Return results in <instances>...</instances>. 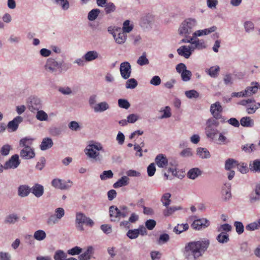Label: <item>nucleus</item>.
Here are the masks:
<instances>
[{
    "label": "nucleus",
    "instance_id": "1",
    "mask_svg": "<svg viewBox=\"0 0 260 260\" xmlns=\"http://www.w3.org/2000/svg\"><path fill=\"white\" fill-rule=\"evenodd\" d=\"M208 240L188 243L185 247L186 255H192L194 259L202 256L209 245Z\"/></svg>",
    "mask_w": 260,
    "mask_h": 260
},
{
    "label": "nucleus",
    "instance_id": "2",
    "mask_svg": "<svg viewBox=\"0 0 260 260\" xmlns=\"http://www.w3.org/2000/svg\"><path fill=\"white\" fill-rule=\"evenodd\" d=\"M129 213L128 208L126 206L120 207L119 209L115 206L109 208V214L111 221L118 222L121 218H125Z\"/></svg>",
    "mask_w": 260,
    "mask_h": 260
},
{
    "label": "nucleus",
    "instance_id": "3",
    "mask_svg": "<svg viewBox=\"0 0 260 260\" xmlns=\"http://www.w3.org/2000/svg\"><path fill=\"white\" fill-rule=\"evenodd\" d=\"M104 152L102 145L99 143L90 144L85 149V154L91 158L98 160L100 158V151Z\"/></svg>",
    "mask_w": 260,
    "mask_h": 260
},
{
    "label": "nucleus",
    "instance_id": "4",
    "mask_svg": "<svg viewBox=\"0 0 260 260\" xmlns=\"http://www.w3.org/2000/svg\"><path fill=\"white\" fill-rule=\"evenodd\" d=\"M108 31L112 34L115 42L119 44L124 43L126 39L127 36L125 32H124L120 27H115L112 30L108 28Z\"/></svg>",
    "mask_w": 260,
    "mask_h": 260
},
{
    "label": "nucleus",
    "instance_id": "5",
    "mask_svg": "<svg viewBox=\"0 0 260 260\" xmlns=\"http://www.w3.org/2000/svg\"><path fill=\"white\" fill-rule=\"evenodd\" d=\"M223 109L219 102L211 104L210 112L213 117L216 119H220L222 123L225 122V119L222 116Z\"/></svg>",
    "mask_w": 260,
    "mask_h": 260
},
{
    "label": "nucleus",
    "instance_id": "6",
    "mask_svg": "<svg viewBox=\"0 0 260 260\" xmlns=\"http://www.w3.org/2000/svg\"><path fill=\"white\" fill-rule=\"evenodd\" d=\"M239 104L246 107V111L248 114H253L260 107V104L256 103L254 99L242 100Z\"/></svg>",
    "mask_w": 260,
    "mask_h": 260
},
{
    "label": "nucleus",
    "instance_id": "7",
    "mask_svg": "<svg viewBox=\"0 0 260 260\" xmlns=\"http://www.w3.org/2000/svg\"><path fill=\"white\" fill-rule=\"evenodd\" d=\"M196 21L194 19H189L184 21L179 28V33L181 35H187L191 32L192 26L195 25Z\"/></svg>",
    "mask_w": 260,
    "mask_h": 260
},
{
    "label": "nucleus",
    "instance_id": "8",
    "mask_svg": "<svg viewBox=\"0 0 260 260\" xmlns=\"http://www.w3.org/2000/svg\"><path fill=\"white\" fill-rule=\"evenodd\" d=\"M73 182L68 180L67 181L60 179H54L51 182V185L55 188L61 190L67 189L72 186Z\"/></svg>",
    "mask_w": 260,
    "mask_h": 260
},
{
    "label": "nucleus",
    "instance_id": "9",
    "mask_svg": "<svg viewBox=\"0 0 260 260\" xmlns=\"http://www.w3.org/2000/svg\"><path fill=\"white\" fill-rule=\"evenodd\" d=\"M20 164L18 154H15L11 156L8 161H6L4 164V167L5 169H15Z\"/></svg>",
    "mask_w": 260,
    "mask_h": 260
},
{
    "label": "nucleus",
    "instance_id": "10",
    "mask_svg": "<svg viewBox=\"0 0 260 260\" xmlns=\"http://www.w3.org/2000/svg\"><path fill=\"white\" fill-rule=\"evenodd\" d=\"M120 72L123 79H128L131 74V66L130 63L127 61L121 63L120 66Z\"/></svg>",
    "mask_w": 260,
    "mask_h": 260
},
{
    "label": "nucleus",
    "instance_id": "11",
    "mask_svg": "<svg viewBox=\"0 0 260 260\" xmlns=\"http://www.w3.org/2000/svg\"><path fill=\"white\" fill-rule=\"evenodd\" d=\"M61 63L57 62L54 59L49 58L47 59L45 65L46 70L51 72L56 71L61 68Z\"/></svg>",
    "mask_w": 260,
    "mask_h": 260
},
{
    "label": "nucleus",
    "instance_id": "12",
    "mask_svg": "<svg viewBox=\"0 0 260 260\" xmlns=\"http://www.w3.org/2000/svg\"><path fill=\"white\" fill-rule=\"evenodd\" d=\"M28 109L31 111L39 110L41 108V102L40 100L36 97H30L27 101Z\"/></svg>",
    "mask_w": 260,
    "mask_h": 260
},
{
    "label": "nucleus",
    "instance_id": "13",
    "mask_svg": "<svg viewBox=\"0 0 260 260\" xmlns=\"http://www.w3.org/2000/svg\"><path fill=\"white\" fill-rule=\"evenodd\" d=\"M20 156L23 159H29L35 157V152L31 147H24L20 151Z\"/></svg>",
    "mask_w": 260,
    "mask_h": 260
},
{
    "label": "nucleus",
    "instance_id": "14",
    "mask_svg": "<svg viewBox=\"0 0 260 260\" xmlns=\"http://www.w3.org/2000/svg\"><path fill=\"white\" fill-rule=\"evenodd\" d=\"M210 224L209 220L205 218L194 220L191 224L193 229L200 230L208 227Z\"/></svg>",
    "mask_w": 260,
    "mask_h": 260
},
{
    "label": "nucleus",
    "instance_id": "15",
    "mask_svg": "<svg viewBox=\"0 0 260 260\" xmlns=\"http://www.w3.org/2000/svg\"><path fill=\"white\" fill-rule=\"evenodd\" d=\"M194 49V48L192 46H182L177 49V52L179 55L184 56L185 58H188Z\"/></svg>",
    "mask_w": 260,
    "mask_h": 260
},
{
    "label": "nucleus",
    "instance_id": "16",
    "mask_svg": "<svg viewBox=\"0 0 260 260\" xmlns=\"http://www.w3.org/2000/svg\"><path fill=\"white\" fill-rule=\"evenodd\" d=\"M251 86H248L245 89V93L247 96H250L257 92L258 89H260V84L257 82H252L251 83Z\"/></svg>",
    "mask_w": 260,
    "mask_h": 260
},
{
    "label": "nucleus",
    "instance_id": "17",
    "mask_svg": "<svg viewBox=\"0 0 260 260\" xmlns=\"http://www.w3.org/2000/svg\"><path fill=\"white\" fill-rule=\"evenodd\" d=\"M22 118L20 116H17L13 119V120L10 121L8 124V128L11 132L16 131L18 127L19 124L22 121Z\"/></svg>",
    "mask_w": 260,
    "mask_h": 260
},
{
    "label": "nucleus",
    "instance_id": "18",
    "mask_svg": "<svg viewBox=\"0 0 260 260\" xmlns=\"http://www.w3.org/2000/svg\"><path fill=\"white\" fill-rule=\"evenodd\" d=\"M155 161L157 166L159 168H165L168 165V159L165 155L159 154L156 156Z\"/></svg>",
    "mask_w": 260,
    "mask_h": 260
},
{
    "label": "nucleus",
    "instance_id": "19",
    "mask_svg": "<svg viewBox=\"0 0 260 260\" xmlns=\"http://www.w3.org/2000/svg\"><path fill=\"white\" fill-rule=\"evenodd\" d=\"M30 191L36 197L39 198L44 193V187L38 183H36L31 188Z\"/></svg>",
    "mask_w": 260,
    "mask_h": 260
},
{
    "label": "nucleus",
    "instance_id": "20",
    "mask_svg": "<svg viewBox=\"0 0 260 260\" xmlns=\"http://www.w3.org/2000/svg\"><path fill=\"white\" fill-rule=\"evenodd\" d=\"M217 29L215 26H213L210 28H206L203 30H199L194 32L193 34V37H200L203 35H207L211 32H214Z\"/></svg>",
    "mask_w": 260,
    "mask_h": 260
},
{
    "label": "nucleus",
    "instance_id": "21",
    "mask_svg": "<svg viewBox=\"0 0 260 260\" xmlns=\"http://www.w3.org/2000/svg\"><path fill=\"white\" fill-rule=\"evenodd\" d=\"M93 248L92 246L88 247L87 250L80 255L79 260H89L93 254Z\"/></svg>",
    "mask_w": 260,
    "mask_h": 260
},
{
    "label": "nucleus",
    "instance_id": "22",
    "mask_svg": "<svg viewBox=\"0 0 260 260\" xmlns=\"http://www.w3.org/2000/svg\"><path fill=\"white\" fill-rule=\"evenodd\" d=\"M53 143L51 139L45 138L43 139L40 147L42 150H45L51 148L53 146Z\"/></svg>",
    "mask_w": 260,
    "mask_h": 260
},
{
    "label": "nucleus",
    "instance_id": "23",
    "mask_svg": "<svg viewBox=\"0 0 260 260\" xmlns=\"http://www.w3.org/2000/svg\"><path fill=\"white\" fill-rule=\"evenodd\" d=\"M240 124L244 127H251L254 125V121L250 117H244L240 119Z\"/></svg>",
    "mask_w": 260,
    "mask_h": 260
},
{
    "label": "nucleus",
    "instance_id": "24",
    "mask_svg": "<svg viewBox=\"0 0 260 260\" xmlns=\"http://www.w3.org/2000/svg\"><path fill=\"white\" fill-rule=\"evenodd\" d=\"M249 169L253 172H260V159H255L249 163Z\"/></svg>",
    "mask_w": 260,
    "mask_h": 260
},
{
    "label": "nucleus",
    "instance_id": "25",
    "mask_svg": "<svg viewBox=\"0 0 260 260\" xmlns=\"http://www.w3.org/2000/svg\"><path fill=\"white\" fill-rule=\"evenodd\" d=\"M93 108L95 112H101L108 109L109 106L106 102H104L96 104Z\"/></svg>",
    "mask_w": 260,
    "mask_h": 260
},
{
    "label": "nucleus",
    "instance_id": "26",
    "mask_svg": "<svg viewBox=\"0 0 260 260\" xmlns=\"http://www.w3.org/2000/svg\"><path fill=\"white\" fill-rule=\"evenodd\" d=\"M205 132L208 138L213 139L218 133V130L216 127H214V126H206Z\"/></svg>",
    "mask_w": 260,
    "mask_h": 260
},
{
    "label": "nucleus",
    "instance_id": "27",
    "mask_svg": "<svg viewBox=\"0 0 260 260\" xmlns=\"http://www.w3.org/2000/svg\"><path fill=\"white\" fill-rule=\"evenodd\" d=\"M99 54L96 51H88L84 56V59L87 61H90L96 59Z\"/></svg>",
    "mask_w": 260,
    "mask_h": 260
},
{
    "label": "nucleus",
    "instance_id": "28",
    "mask_svg": "<svg viewBox=\"0 0 260 260\" xmlns=\"http://www.w3.org/2000/svg\"><path fill=\"white\" fill-rule=\"evenodd\" d=\"M197 154L202 158H208L210 157L209 151L205 148H198L197 150Z\"/></svg>",
    "mask_w": 260,
    "mask_h": 260
},
{
    "label": "nucleus",
    "instance_id": "29",
    "mask_svg": "<svg viewBox=\"0 0 260 260\" xmlns=\"http://www.w3.org/2000/svg\"><path fill=\"white\" fill-rule=\"evenodd\" d=\"M238 166V162L232 158H229L225 161V169L230 171L232 169Z\"/></svg>",
    "mask_w": 260,
    "mask_h": 260
},
{
    "label": "nucleus",
    "instance_id": "30",
    "mask_svg": "<svg viewBox=\"0 0 260 260\" xmlns=\"http://www.w3.org/2000/svg\"><path fill=\"white\" fill-rule=\"evenodd\" d=\"M201 174V171L197 168L190 169L187 173V177L191 179H196Z\"/></svg>",
    "mask_w": 260,
    "mask_h": 260
},
{
    "label": "nucleus",
    "instance_id": "31",
    "mask_svg": "<svg viewBox=\"0 0 260 260\" xmlns=\"http://www.w3.org/2000/svg\"><path fill=\"white\" fill-rule=\"evenodd\" d=\"M128 178L126 176H123L113 184L115 188L127 185Z\"/></svg>",
    "mask_w": 260,
    "mask_h": 260
},
{
    "label": "nucleus",
    "instance_id": "32",
    "mask_svg": "<svg viewBox=\"0 0 260 260\" xmlns=\"http://www.w3.org/2000/svg\"><path fill=\"white\" fill-rule=\"evenodd\" d=\"M31 192L30 188L28 186L26 185H21L18 188V194L22 197H24Z\"/></svg>",
    "mask_w": 260,
    "mask_h": 260
},
{
    "label": "nucleus",
    "instance_id": "33",
    "mask_svg": "<svg viewBox=\"0 0 260 260\" xmlns=\"http://www.w3.org/2000/svg\"><path fill=\"white\" fill-rule=\"evenodd\" d=\"M216 239L220 243H226L230 240L229 235L225 232H221L217 236Z\"/></svg>",
    "mask_w": 260,
    "mask_h": 260
},
{
    "label": "nucleus",
    "instance_id": "34",
    "mask_svg": "<svg viewBox=\"0 0 260 260\" xmlns=\"http://www.w3.org/2000/svg\"><path fill=\"white\" fill-rule=\"evenodd\" d=\"M34 139L27 137L23 138L20 140L19 145L21 147H31L32 144Z\"/></svg>",
    "mask_w": 260,
    "mask_h": 260
},
{
    "label": "nucleus",
    "instance_id": "35",
    "mask_svg": "<svg viewBox=\"0 0 260 260\" xmlns=\"http://www.w3.org/2000/svg\"><path fill=\"white\" fill-rule=\"evenodd\" d=\"M100 13V10L98 9H94L91 10L88 14V19L90 21L95 20Z\"/></svg>",
    "mask_w": 260,
    "mask_h": 260
},
{
    "label": "nucleus",
    "instance_id": "36",
    "mask_svg": "<svg viewBox=\"0 0 260 260\" xmlns=\"http://www.w3.org/2000/svg\"><path fill=\"white\" fill-rule=\"evenodd\" d=\"M224 186L227 189H222V196L224 200H227L231 198V185L230 183L225 184Z\"/></svg>",
    "mask_w": 260,
    "mask_h": 260
},
{
    "label": "nucleus",
    "instance_id": "37",
    "mask_svg": "<svg viewBox=\"0 0 260 260\" xmlns=\"http://www.w3.org/2000/svg\"><path fill=\"white\" fill-rule=\"evenodd\" d=\"M189 226L187 223L178 224L174 229V232L177 234H179L188 230Z\"/></svg>",
    "mask_w": 260,
    "mask_h": 260
},
{
    "label": "nucleus",
    "instance_id": "38",
    "mask_svg": "<svg viewBox=\"0 0 260 260\" xmlns=\"http://www.w3.org/2000/svg\"><path fill=\"white\" fill-rule=\"evenodd\" d=\"M181 208L180 207H166V209H165L163 211V214L165 216H169L172 214L175 211L181 209Z\"/></svg>",
    "mask_w": 260,
    "mask_h": 260
},
{
    "label": "nucleus",
    "instance_id": "39",
    "mask_svg": "<svg viewBox=\"0 0 260 260\" xmlns=\"http://www.w3.org/2000/svg\"><path fill=\"white\" fill-rule=\"evenodd\" d=\"M171 195L170 193H165L163 194L161 198V202H162L164 206L168 207L171 203L170 198Z\"/></svg>",
    "mask_w": 260,
    "mask_h": 260
},
{
    "label": "nucleus",
    "instance_id": "40",
    "mask_svg": "<svg viewBox=\"0 0 260 260\" xmlns=\"http://www.w3.org/2000/svg\"><path fill=\"white\" fill-rule=\"evenodd\" d=\"M46 234L43 230H38L36 231L34 235V237L35 239L38 241H41L45 239Z\"/></svg>",
    "mask_w": 260,
    "mask_h": 260
},
{
    "label": "nucleus",
    "instance_id": "41",
    "mask_svg": "<svg viewBox=\"0 0 260 260\" xmlns=\"http://www.w3.org/2000/svg\"><path fill=\"white\" fill-rule=\"evenodd\" d=\"M192 44L194 45V47H193L194 49L198 48L199 49H202L205 48L206 47L205 42L203 40H200L199 39L193 40Z\"/></svg>",
    "mask_w": 260,
    "mask_h": 260
},
{
    "label": "nucleus",
    "instance_id": "42",
    "mask_svg": "<svg viewBox=\"0 0 260 260\" xmlns=\"http://www.w3.org/2000/svg\"><path fill=\"white\" fill-rule=\"evenodd\" d=\"M36 118L40 121H45L48 119V115L43 110H37Z\"/></svg>",
    "mask_w": 260,
    "mask_h": 260
},
{
    "label": "nucleus",
    "instance_id": "43",
    "mask_svg": "<svg viewBox=\"0 0 260 260\" xmlns=\"http://www.w3.org/2000/svg\"><path fill=\"white\" fill-rule=\"evenodd\" d=\"M137 63L140 66H144L149 63V60L146 57V54L144 52L137 60Z\"/></svg>",
    "mask_w": 260,
    "mask_h": 260
},
{
    "label": "nucleus",
    "instance_id": "44",
    "mask_svg": "<svg viewBox=\"0 0 260 260\" xmlns=\"http://www.w3.org/2000/svg\"><path fill=\"white\" fill-rule=\"evenodd\" d=\"M133 28V26L130 24V21L128 20H125L123 24L122 28L121 29L124 32L128 33L131 32Z\"/></svg>",
    "mask_w": 260,
    "mask_h": 260
},
{
    "label": "nucleus",
    "instance_id": "45",
    "mask_svg": "<svg viewBox=\"0 0 260 260\" xmlns=\"http://www.w3.org/2000/svg\"><path fill=\"white\" fill-rule=\"evenodd\" d=\"M219 67L218 66L212 67L208 70L209 75L212 77H216L219 73Z\"/></svg>",
    "mask_w": 260,
    "mask_h": 260
},
{
    "label": "nucleus",
    "instance_id": "46",
    "mask_svg": "<svg viewBox=\"0 0 260 260\" xmlns=\"http://www.w3.org/2000/svg\"><path fill=\"white\" fill-rule=\"evenodd\" d=\"M19 217L16 214H10L5 219V223H14L18 220Z\"/></svg>",
    "mask_w": 260,
    "mask_h": 260
},
{
    "label": "nucleus",
    "instance_id": "47",
    "mask_svg": "<svg viewBox=\"0 0 260 260\" xmlns=\"http://www.w3.org/2000/svg\"><path fill=\"white\" fill-rule=\"evenodd\" d=\"M191 75V72L187 70H185L181 73L182 80L185 82L188 81L190 79Z\"/></svg>",
    "mask_w": 260,
    "mask_h": 260
},
{
    "label": "nucleus",
    "instance_id": "48",
    "mask_svg": "<svg viewBox=\"0 0 260 260\" xmlns=\"http://www.w3.org/2000/svg\"><path fill=\"white\" fill-rule=\"evenodd\" d=\"M67 257V254L61 250H57L54 254V260H63Z\"/></svg>",
    "mask_w": 260,
    "mask_h": 260
},
{
    "label": "nucleus",
    "instance_id": "49",
    "mask_svg": "<svg viewBox=\"0 0 260 260\" xmlns=\"http://www.w3.org/2000/svg\"><path fill=\"white\" fill-rule=\"evenodd\" d=\"M138 85L137 80L134 78L128 79L126 82V88L133 89L135 88Z\"/></svg>",
    "mask_w": 260,
    "mask_h": 260
},
{
    "label": "nucleus",
    "instance_id": "50",
    "mask_svg": "<svg viewBox=\"0 0 260 260\" xmlns=\"http://www.w3.org/2000/svg\"><path fill=\"white\" fill-rule=\"evenodd\" d=\"M113 176V174L111 170L104 171L101 175L100 178L102 180L112 178Z\"/></svg>",
    "mask_w": 260,
    "mask_h": 260
},
{
    "label": "nucleus",
    "instance_id": "51",
    "mask_svg": "<svg viewBox=\"0 0 260 260\" xmlns=\"http://www.w3.org/2000/svg\"><path fill=\"white\" fill-rule=\"evenodd\" d=\"M185 95L189 99L198 98L199 96V93L195 90H190L185 91Z\"/></svg>",
    "mask_w": 260,
    "mask_h": 260
},
{
    "label": "nucleus",
    "instance_id": "52",
    "mask_svg": "<svg viewBox=\"0 0 260 260\" xmlns=\"http://www.w3.org/2000/svg\"><path fill=\"white\" fill-rule=\"evenodd\" d=\"M127 237L131 239H135L137 238L139 235V230H130L127 233Z\"/></svg>",
    "mask_w": 260,
    "mask_h": 260
},
{
    "label": "nucleus",
    "instance_id": "53",
    "mask_svg": "<svg viewBox=\"0 0 260 260\" xmlns=\"http://www.w3.org/2000/svg\"><path fill=\"white\" fill-rule=\"evenodd\" d=\"M55 3L60 5L63 10H67L69 8V3L68 0H54Z\"/></svg>",
    "mask_w": 260,
    "mask_h": 260
},
{
    "label": "nucleus",
    "instance_id": "54",
    "mask_svg": "<svg viewBox=\"0 0 260 260\" xmlns=\"http://www.w3.org/2000/svg\"><path fill=\"white\" fill-rule=\"evenodd\" d=\"M105 10L106 14H109L115 11L116 8L114 4L112 3H109L105 5Z\"/></svg>",
    "mask_w": 260,
    "mask_h": 260
},
{
    "label": "nucleus",
    "instance_id": "55",
    "mask_svg": "<svg viewBox=\"0 0 260 260\" xmlns=\"http://www.w3.org/2000/svg\"><path fill=\"white\" fill-rule=\"evenodd\" d=\"M218 120V119H216L214 117L208 119L206 122V126L217 127L219 125Z\"/></svg>",
    "mask_w": 260,
    "mask_h": 260
},
{
    "label": "nucleus",
    "instance_id": "56",
    "mask_svg": "<svg viewBox=\"0 0 260 260\" xmlns=\"http://www.w3.org/2000/svg\"><path fill=\"white\" fill-rule=\"evenodd\" d=\"M11 146L9 144L4 145L1 149L0 152L3 156L8 155L11 149Z\"/></svg>",
    "mask_w": 260,
    "mask_h": 260
},
{
    "label": "nucleus",
    "instance_id": "57",
    "mask_svg": "<svg viewBox=\"0 0 260 260\" xmlns=\"http://www.w3.org/2000/svg\"><path fill=\"white\" fill-rule=\"evenodd\" d=\"M234 226L236 228V231L238 234H241L244 232V226L243 223L240 221H235Z\"/></svg>",
    "mask_w": 260,
    "mask_h": 260
},
{
    "label": "nucleus",
    "instance_id": "58",
    "mask_svg": "<svg viewBox=\"0 0 260 260\" xmlns=\"http://www.w3.org/2000/svg\"><path fill=\"white\" fill-rule=\"evenodd\" d=\"M118 106L120 108L127 109L130 107L129 102L124 99H119L118 101Z\"/></svg>",
    "mask_w": 260,
    "mask_h": 260
},
{
    "label": "nucleus",
    "instance_id": "59",
    "mask_svg": "<svg viewBox=\"0 0 260 260\" xmlns=\"http://www.w3.org/2000/svg\"><path fill=\"white\" fill-rule=\"evenodd\" d=\"M82 251V249L79 247L75 246L73 248L69 250L68 251V253L72 255H74L76 254H79L81 253Z\"/></svg>",
    "mask_w": 260,
    "mask_h": 260
},
{
    "label": "nucleus",
    "instance_id": "60",
    "mask_svg": "<svg viewBox=\"0 0 260 260\" xmlns=\"http://www.w3.org/2000/svg\"><path fill=\"white\" fill-rule=\"evenodd\" d=\"M156 171V168L154 163L150 164L147 167L148 175L150 177L153 176Z\"/></svg>",
    "mask_w": 260,
    "mask_h": 260
},
{
    "label": "nucleus",
    "instance_id": "61",
    "mask_svg": "<svg viewBox=\"0 0 260 260\" xmlns=\"http://www.w3.org/2000/svg\"><path fill=\"white\" fill-rule=\"evenodd\" d=\"M87 217L82 213H78L76 214V221L78 224H82Z\"/></svg>",
    "mask_w": 260,
    "mask_h": 260
},
{
    "label": "nucleus",
    "instance_id": "62",
    "mask_svg": "<svg viewBox=\"0 0 260 260\" xmlns=\"http://www.w3.org/2000/svg\"><path fill=\"white\" fill-rule=\"evenodd\" d=\"M145 225L149 230H152L156 225V221L153 219H149L146 221Z\"/></svg>",
    "mask_w": 260,
    "mask_h": 260
},
{
    "label": "nucleus",
    "instance_id": "63",
    "mask_svg": "<svg viewBox=\"0 0 260 260\" xmlns=\"http://www.w3.org/2000/svg\"><path fill=\"white\" fill-rule=\"evenodd\" d=\"M161 83V79L160 77L158 76H155L152 77V78L150 80V83L152 85L155 86L159 85Z\"/></svg>",
    "mask_w": 260,
    "mask_h": 260
},
{
    "label": "nucleus",
    "instance_id": "64",
    "mask_svg": "<svg viewBox=\"0 0 260 260\" xmlns=\"http://www.w3.org/2000/svg\"><path fill=\"white\" fill-rule=\"evenodd\" d=\"M232 226L228 223H225L223 224H222L220 226V227L218 228V231L219 232H220L221 231H225V232H230L231 231Z\"/></svg>",
    "mask_w": 260,
    "mask_h": 260
}]
</instances>
